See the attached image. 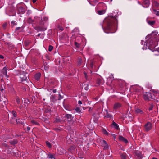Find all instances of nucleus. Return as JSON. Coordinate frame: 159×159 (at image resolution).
Masks as SVG:
<instances>
[{
    "label": "nucleus",
    "mask_w": 159,
    "mask_h": 159,
    "mask_svg": "<svg viewBox=\"0 0 159 159\" xmlns=\"http://www.w3.org/2000/svg\"><path fill=\"white\" fill-rule=\"evenodd\" d=\"M46 57L48 59V56H46Z\"/></svg>",
    "instance_id": "63"
},
{
    "label": "nucleus",
    "mask_w": 159,
    "mask_h": 159,
    "mask_svg": "<svg viewBox=\"0 0 159 159\" xmlns=\"http://www.w3.org/2000/svg\"><path fill=\"white\" fill-rule=\"evenodd\" d=\"M75 44L76 47H77L78 48H80V43H78L76 42H75Z\"/></svg>",
    "instance_id": "34"
},
{
    "label": "nucleus",
    "mask_w": 159,
    "mask_h": 159,
    "mask_svg": "<svg viewBox=\"0 0 159 159\" xmlns=\"http://www.w3.org/2000/svg\"><path fill=\"white\" fill-rule=\"evenodd\" d=\"M11 114L13 116V117H12V119L13 120H15L16 121V122L17 123H18V121L16 119H15V118L16 116V112L14 111H12L11 112Z\"/></svg>",
    "instance_id": "11"
},
{
    "label": "nucleus",
    "mask_w": 159,
    "mask_h": 159,
    "mask_svg": "<svg viewBox=\"0 0 159 159\" xmlns=\"http://www.w3.org/2000/svg\"><path fill=\"white\" fill-rule=\"evenodd\" d=\"M119 138L120 141L123 142L125 143H128V140L122 136H120Z\"/></svg>",
    "instance_id": "14"
},
{
    "label": "nucleus",
    "mask_w": 159,
    "mask_h": 159,
    "mask_svg": "<svg viewBox=\"0 0 159 159\" xmlns=\"http://www.w3.org/2000/svg\"><path fill=\"white\" fill-rule=\"evenodd\" d=\"M1 101L0 102V109L3 108V107H4V105H3L2 103V104H1Z\"/></svg>",
    "instance_id": "42"
},
{
    "label": "nucleus",
    "mask_w": 159,
    "mask_h": 159,
    "mask_svg": "<svg viewBox=\"0 0 159 159\" xmlns=\"http://www.w3.org/2000/svg\"><path fill=\"white\" fill-rule=\"evenodd\" d=\"M146 21L147 22V23H148V24L150 25V26H152L153 25H154V24L155 23V21H150L148 20V18H147L146 19Z\"/></svg>",
    "instance_id": "16"
},
{
    "label": "nucleus",
    "mask_w": 159,
    "mask_h": 159,
    "mask_svg": "<svg viewBox=\"0 0 159 159\" xmlns=\"http://www.w3.org/2000/svg\"><path fill=\"white\" fill-rule=\"evenodd\" d=\"M153 11L155 12V14L157 16H159V11H156L155 10H154Z\"/></svg>",
    "instance_id": "40"
},
{
    "label": "nucleus",
    "mask_w": 159,
    "mask_h": 159,
    "mask_svg": "<svg viewBox=\"0 0 159 159\" xmlns=\"http://www.w3.org/2000/svg\"><path fill=\"white\" fill-rule=\"evenodd\" d=\"M100 25H101L102 27V28L103 29V30H104V28H103V26H102V23H101L100 24Z\"/></svg>",
    "instance_id": "54"
},
{
    "label": "nucleus",
    "mask_w": 159,
    "mask_h": 159,
    "mask_svg": "<svg viewBox=\"0 0 159 159\" xmlns=\"http://www.w3.org/2000/svg\"><path fill=\"white\" fill-rule=\"evenodd\" d=\"M63 98L62 97H61V98H58V100H60L62 98Z\"/></svg>",
    "instance_id": "55"
},
{
    "label": "nucleus",
    "mask_w": 159,
    "mask_h": 159,
    "mask_svg": "<svg viewBox=\"0 0 159 159\" xmlns=\"http://www.w3.org/2000/svg\"><path fill=\"white\" fill-rule=\"evenodd\" d=\"M103 146L104 147V148L105 149H107L109 148L107 144Z\"/></svg>",
    "instance_id": "41"
},
{
    "label": "nucleus",
    "mask_w": 159,
    "mask_h": 159,
    "mask_svg": "<svg viewBox=\"0 0 159 159\" xmlns=\"http://www.w3.org/2000/svg\"><path fill=\"white\" fill-rule=\"evenodd\" d=\"M27 129L28 131H29L30 129V128L28 126L27 128Z\"/></svg>",
    "instance_id": "49"
},
{
    "label": "nucleus",
    "mask_w": 159,
    "mask_h": 159,
    "mask_svg": "<svg viewBox=\"0 0 159 159\" xmlns=\"http://www.w3.org/2000/svg\"><path fill=\"white\" fill-rule=\"evenodd\" d=\"M112 125L117 130L119 129V127L118 125L114 121H113Z\"/></svg>",
    "instance_id": "21"
},
{
    "label": "nucleus",
    "mask_w": 159,
    "mask_h": 159,
    "mask_svg": "<svg viewBox=\"0 0 159 159\" xmlns=\"http://www.w3.org/2000/svg\"><path fill=\"white\" fill-rule=\"evenodd\" d=\"M151 34L148 35L146 36V39H148L146 40V42H144V46L143 48V49H146L147 47H150L152 45L153 43L152 42H149V43H148L151 40Z\"/></svg>",
    "instance_id": "3"
},
{
    "label": "nucleus",
    "mask_w": 159,
    "mask_h": 159,
    "mask_svg": "<svg viewBox=\"0 0 159 159\" xmlns=\"http://www.w3.org/2000/svg\"><path fill=\"white\" fill-rule=\"evenodd\" d=\"M121 106V105L120 103L119 102H116L114 105L113 108L115 110H116L120 108Z\"/></svg>",
    "instance_id": "10"
},
{
    "label": "nucleus",
    "mask_w": 159,
    "mask_h": 159,
    "mask_svg": "<svg viewBox=\"0 0 159 159\" xmlns=\"http://www.w3.org/2000/svg\"><path fill=\"white\" fill-rule=\"evenodd\" d=\"M0 58L3 59L4 58V57L3 55H0Z\"/></svg>",
    "instance_id": "48"
},
{
    "label": "nucleus",
    "mask_w": 159,
    "mask_h": 159,
    "mask_svg": "<svg viewBox=\"0 0 159 159\" xmlns=\"http://www.w3.org/2000/svg\"><path fill=\"white\" fill-rule=\"evenodd\" d=\"M48 68V66L47 64H46V65H44L43 66V68L45 70H47Z\"/></svg>",
    "instance_id": "30"
},
{
    "label": "nucleus",
    "mask_w": 159,
    "mask_h": 159,
    "mask_svg": "<svg viewBox=\"0 0 159 159\" xmlns=\"http://www.w3.org/2000/svg\"><path fill=\"white\" fill-rule=\"evenodd\" d=\"M102 145L103 146L107 144V142L104 140H102Z\"/></svg>",
    "instance_id": "38"
},
{
    "label": "nucleus",
    "mask_w": 159,
    "mask_h": 159,
    "mask_svg": "<svg viewBox=\"0 0 159 159\" xmlns=\"http://www.w3.org/2000/svg\"><path fill=\"white\" fill-rule=\"evenodd\" d=\"M98 0H88V1L89 2L90 4H91V2H93L96 3L97 2Z\"/></svg>",
    "instance_id": "32"
},
{
    "label": "nucleus",
    "mask_w": 159,
    "mask_h": 159,
    "mask_svg": "<svg viewBox=\"0 0 159 159\" xmlns=\"http://www.w3.org/2000/svg\"><path fill=\"white\" fill-rule=\"evenodd\" d=\"M152 124L150 122H148L145 125V128L146 131H148L150 130L152 127Z\"/></svg>",
    "instance_id": "5"
},
{
    "label": "nucleus",
    "mask_w": 159,
    "mask_h": 159,
    "mask_svg": "<svg viewBox=\"0 0 159 159\" xmlns=\"http://www.w3.org/2000/svg\"><path fill=\"white\" fill-rule=\"evenodd\" d=\"M31 123L33 125H39V124L37 121L34 120H32L31 121Z\"/></svg>",
    "instance_id": "25"
},
{
    "label": "nucleus",
    "mask_w": 159,
    "mask_h": 159,
    "mask_svg": "<svg viewBox=\"0 0 159 159\" xmlns=\"http://www.w3.org/2000/svg\"><path fill=\"white\" fill-rule=\"evenodd\" d=\"M135 112L137 114L142 115L144 114V112L143 110L139 109H137L135 110Z\"/></svg>",
    "instance_id": "15"
},
{
    "label": "nucleus",
    "mask_w": 159,
    "mask_h": 159,
    "mask_svg": "<svg viewBox=\"0 0 159 159\" xmlns=\"http://www.w3.org/2000/svg\"><path fill=\"white\" fill-rule=\"evenodd\" d=\"M141 44L142 45H143V42H142V41H141Z\"/></svg>",
    "instance_id": "62"
},
{
    "label": "nucleus",
    "mask_w": 159,
    "mask_h": 159,
    "mask_svg": "<svg viewBox=\"0 0 159 159\" xmlns=\"http://www.w3.org/2000/svg\"><path fill=\"white\" fill-rule=\"evenodd\" d=\"M51 98H54V97H53V96H51Z\"/></svg>",
    "instance_id": "61"
},
{
    "label": "nucleus",
    "mask_w": 159,
    "mask_h": 159,
    "mask_svg": "<svg viewBox=\"0 0 159 159\" xmlns=\"http://www.w3.org/2000/svg\"><path fill=\"white\" fill-rule=\"evenodd\" d=\"M152 159H157L155 157H153Z\"/></svg>",
    "instance_id": "59"
},
{
    "label": "nucleus",
    "mask_w": 159,
    "mask_h": 159,
    "mask_svg": "<svg viewBox=\"0 0 159 159\" xmlns=\"http://www.w3.org/2000/svg\"><path fill=\"white\" fill-rule=\"evenodd\" d=\"M8 142H9V143L12 145H14L17 143V141L16 139H13V140L10 141L9 140Z\"/></svg>",
    "instance_id": "20"
},
{
    "label": "nucleus",
    "mask_w": 159,
    "mask_h": 159,
    "mask_svg": "<svg viewBox=\"0 0 159 159\" xmlns=\"http://www.w3.org/2000/svg\"><path fill=\"white\" fill-rule=\"evenodd\" d=\"M105 111H106V116L105 117L110 119H112V116L111 114L108 113L107 110H105Z\"/></svg>",
    "instance_id": "18"
},
{
    "label": "nucleus",
    "mask_w": 159,
    "mask_h": 159,
    "mask_svg": "<svg viewBox=\"0 0 159 159\" xmlns=\"http://www.w3.org/2000/svg\"><path fill=\"white\" fill-rule=\"evenodd\" d=\"M11 24L12 26L17 25V22L15 21H12L11 22Z\"/></svg>",
    "instance_id": "31"
},
{
    "label": "nucleus",
    "mask_w": 159,
    "mask_h": 159,
    "mask_svg": "<svg viewBox=\"0 0 159 159\" xmlns=\"http://www.w3.org/2000/svg\"><path fill=\"white\" fill-rule=\"evenodd\" d=\"M53 47L51 45H49V48H48V50L49 51L51 52V51L53 49Z\"/></svg>",
    "instance_id": "36"
},
{
    "label": "nucleus",
    "mask_w": 159,
    "mask_h": 159,
    "mask_svg": "<svg viewBox=\"0 0 159 159\" xmlns=\"http://www.w3.org/2000/svg\"><path fill=\"white\" fill-rule=\"evenodd\" d=\"M75 111L76 112H77L78 114H80L81 113V110L80 108L79 107H77L75 109Z\"/></svg>",
    "instance_id": "24"
},
{
    "label": "nucleus",
    "mask_w": 159,
    "mask_h": 159,
    "mask_svg": "<svg viewBox=\"0 0 159 159\" xmlns=\"http://www.w3.org/2000/svg\"><path fill=\"white\" fill-rule=\"evenodd\" d=\"M143 6L144 7L147 8L148 7L149 5V2L148 0H144L143 1Z\"/></svg>",
    "instance_id": "12"
},
{
    "label": "nucleus",
    "mask_w": 159,
    "mask_h": 159,
    "mask_svg": "<svg viewBox=\"0 0 159 159\" xmlns=\"http://www.w3.org/2000/svg\"><path fill=\"white\" fill-rule=\"evenodd\" d=\"M102 80L100 79H98L96 80V83L98 85H100L102 84Z\"/></svg>",
    "instance_id": "26"
},
{
    "label": "nucleus",
    "mask_w": 159,
    "mask_h": 159,
    "mask_svg": "<svg viewBox=\"0 0 159 159\" xmlns=\"http://www.w3.org/2000/svg\"><path fill=\"white\" fill-rule=\"evenodd\" d=\"M57 27L61 31H63V27L60 25H58L57 26Z\"/></svg>",
    "instance_id": "39"
},
{
    "label": "nucleus",
    "mask_w": 159,
    "mask_h": 159,
    "mask_svg": "<svg viewBox=\"0 0 159 159\" xmlns=\"http://www.w3.org/2000/svg\"><path fill=\"white\" fill-rule=\"evenodd\" d=\"M5 92V90L3 89H0V102L2 101V100H3V102L4 103V104L6 105L7 103L6 98L5 97H4V99L1 98V95H2L3 96V94Z\"/></svg>",
    "instance_id": "4"
},
{
    "label": "nucleus",
    "mask_w": 159,
    "mask_h": 159,
    "mask_svg": "<svg viewBox=\"0 0 159 159\" xmlns=\"http://www.w3.org/2000/svg\"><path fill=\"white\" fill-rule=\"evenodd\" d=\"M65 116L67 119V121L68 122H70L73 119V116H72L71 114H66Z\"/></svg>",
    "instance_id": "9"
},
{
    "label": "nucleus",
    "mask_w": 159,
    "mask_h": 159,
    "mask_svg": "<svg viewBox=\"0 0 159 159\" xmlns=\"http://www.w3.org/2000/svg\"><path fill=\"white\" fill-rule=\"evenodd\" d=\"M20 28V27L17 28H16V30H18Z\"/></svg>",
    "instance_id": "58"
},
{
    "label": "nucleus",
    "mask_w": 159,
    "mask_h": 159,
    "mask_svg": "<svg viewBox=\"0 0 159 159\" xmlns=\"http://www.w3.org/2000/svg\"><path fill=\"white\" fill-rule=\"evenodd\" d=\"M129 120L130 121H131V120H133V117L132 116H131L130 118V119H129Z\"/></svg>",
    "instance_id": "50"
},
{
    "label": "nucleus",
    "mask_w": 159,
    "mask_h": 159,
    "mask_svg": "<svg viewBox=\"0 0 159 159\" xmlns=\"http://www.w3.org/2000/svg\"><path fill=\"white\" fill-rule=\"evenodd\" d=\"M27 74H25V73H23L22 74L20 75V77L21 80L22 81H25L27 79Z\"/></svg>",
    "instance_id": "8"
},
{
    "label": "nucleus",
    "mask_w": 159,
    "mask_h": 159,
    "mask_svg": "<svg viewBox=\"0 0 159 159\" xmlns=\"http://www.w3.org/2000/svg\"><path fill=\"white\" fill-rule=\"evenodd\" d=\"M157 97L158 95L156 92H153V93L147 92L143 94V98L146 100H149L151 99L155 100Z\"/></svg>",
    "instance_id": "2"
},
{
    "label": "nucleus",
    "mask_w": 159,
    "mask_h": 159,
    "mask_svg": "<svg viewBox=\"0 0 159 159\" xmlns=\"http://www.w3.org/2000/svg\"><path fill=\"white\" fill-rule=\"evenodd\" d=\"M78 103L79 104L81 105L82 104V102L81 101L79 100L78 101Z\"/></svg>",
    "instance_id": "47"
},
{
    "label": "nucleus",
    "mask_w": 159,
    "mask_h": 159,
    "mask_svg": "<svg viewBox=\"0 0 159 159\" xmlns=\"http://www.w3.org/2000/svg\"><path fill=\"white\" fill-rule=\"evenodd\" d=\"M75 147L73 146H71L69 149V151H71L72 150H74L75 149Z\"/></svg>",
    "instance_id": "37"
},
{
    "label": "nucleus",
    "mask_w": 159,
    "mask_h": 159,
    "mask_svg": "<svg viewBox=\"0 0 159 159\" xmlns=\"http://www.w3.org/2000/svg\"><path fill=\"white\" fill-rule=\"evenodd\" d=\"M36 1V0H33V2L34 3H35Z\"/></svg>",
    "instance_id": "53"
},
{
    "label": "nucleus",
    "mask_w": 159,
    "mask_h": 159,
    "mask_svg": "<svg viewBox=\"0 0 159 159\" xmlns=\"http://www.w3.org/2000/svg\"><path fill=\"white\" fill-rule=\"evenodd\" d=\"M6 25H3V27H4V28H5V27H6Z\"/></svg>",
    "instance_id": "60"
},
{
    "label": "nucleus",
    "mask_w": 159,
    "mask_h": 159,
    "mask_svg": "<svg viewBox=\"0 0 159 159\" xmlns=\"http://www.w3.org/2000/svg\"><path fill=\"white\" fill-rule=\"evenodd\" d=\"M40 77L41 74L40 73H38L36 74L34 76L35 79L37 80H38L39 79Z\"/></svg>",
    "instance_id": "22"
},
{
    "label": "nucleus",
    "mask_w": 159,
    "mask_h": 159,
    "mask_svg": "<svg viewBox=\"0 0 159 159\" xmlns=\"http://www.w3.org/2000/svg\"><path fill=\"white\" fill-rule=\"evenodd\" d=\"M116 11V12H114L113 13L111 14L108 17L106 18L104 20V23H106L107 25L106 29L110 30L115 28L116 25L117 23V20L116 19L117 16L115 14L116 13L118 15L121 14V12Z\"/></svg>",
    "instance_id": "1"
},
{
    "label": "nucleus",
    "mask_w": 159,
    "mask_h": 159,
    "mask_svg": "<svg viewBox=\"0 0 159 159\" xmlns=\"http://www.w3.org/2000/svg\"><path fill=\"white\" fill-rule=\"evenodd\" d=\"M92 109L91 107H89V111H92Z\"/></svg>",
    "instance_id": "52"
},
{
    "label": "nucleus",
    "mask_w": 159,
    "mask_h": 159,
    "mask_svg": "<svg viewBox=\"0 0 159 159\" xmlns=\"http://www.w3.org/2000/svg\"><path fill=\"white\" fill-rule=\"evenodd\" d=\"M155 51V52H159V49L157 50V51H156H156Z\"/></svg>",
    "instance_id": "56"
},
{
    "label": "nucleus",
    "mask_w": 159,
    "mask_h": 159,
    "mask_svg": "<svg viewBox=\"0 0 159 159\" xmlns=\"http://www.w3.org/2000/svg\"><path fill=\"white\" fill-rule=\"evenodd\" d=\"M7 66H5L2 69V72L4 75H5L6 77L7 78L9 77V75H7Z\"/></svg>",
    "instance_id": "7"
},
{
    "label": "nucleus",
    "mask_w": 159,
    "mask_h": 159,
    "mask_svg": "<svg viewBox=\"0 0 159 159\" xmlns=\"http://www.w3.org/2000/svg\"><path fill=\"white\" fill-rule=\"evenodd\" d=\"M120 157L121 159H126V154L125 153L121 154L120 155Z\"/></svg>",
    "instance_id": "27"
},
{
    "label": "nucleus",
    "mask_w": 159,
    "mask_h": 159,
    "mask_svg": "<svg viewBox=\"0 0 159 159\" xmlns=\"http://www.w3.org/2000/svg\"><path fill=\"white\" fill-rule=\"evenodd\" d=\"M34 20L31 17H29L27 19V22L29 24H33Z\"/></svg>",
    "instance_id": "23"
},
{
    "label": "nucleus",
    "mask_w": 159,
    "mask_h": 159,
    "mask_svg": "<svg viewBox=\"0 0 159 159\" xmlns=\"http://www.w3.org/2000/svg\"><path fill=\"white\" fill-rule=\"evenodd\" d=\"M153 105H151L149 108V110H152L153 109Z\"/></svg>",
    "instance_id": "44"
},
{
    "label": "nucleus",
    "mask_w": 159,
    "mask_h": 159,
    "mask_svg": "<svg viewBox=\"0 0 159 159\" xmlns=\"http://www.w3.org/2000/svg\"><path fill=\"white\" fill-rule=\"evenodd\" d=\"M90 66L91 67V68H93V62H91L90 64Z\"/></svg>",
    "instance_id": "46"
},
{
    "label": "nucleus",
    "mask_w": 159,
    "mask_h": 159,
    "mask_svg": "<svg viewBox=\"0 0 159 159\" xmlns=\"http://www.w3.org/2000/svg\"><path fill=\"white\" fill-rule=\"evenodd\" d=\"M111 134L113 135V136H115V135L113 134Z\"/></svg>",
    "instance_id": "64"
},
{
    "label": "nucleus",
    "mask_w": 159,
    "mask_h": 159,
    "mask_svg": "<svg viewBox=\"0 0 159 159\" xmlns=\"http://www.w3.org/2000/svg\"><path fill=\"white\" fill-rule=\"evenodd\" d=\"M84 74H85V77L86 79H87V74L85 73H84Z\"/></svg>",
    "instance_id": "51"
},
{
    "label": "nucleus",
    "mask_w": 159,
    "mask_h": 159,
    "mask_svg": "<svg viewBox=\"0 0 159 159\" xmlns=\"http://www.w3.org/2000/svg\"><path fill=\"white\" fill-rule=\"evenodd\" d=\"M16 100V102L17 104H19L21 102L19 97H17Z\"/></svg>",
    "instance_id": "33"
},
{
    "label": "nucleus",
    "mask_w": 159,
    "mask_h": 159,
    "mask_svg": "<svg viewBox=\"0 0 159 159\" xmlns=\"http://www.w3.org/2000/svg\"><path fill=\"white\" fill-rule=\"evenodd\" d=\"M102 131L104 134L107 135H109V133L105 129H103L102 130Z\"/></svg>",
    "instance_id": "28"
},
{
    "label": "nucleus",
    "mask_w": 159,
    "mask_h": 159,
    "mask_svg": "<svg viewBox=\"0 0 159 159\" xmlns=\"http://www.w3.org/2000/svg\"><path fill=\"white\" fill-rule=\"evenodd\" d=\"M4 143H3V144L4 145V146H7V144L8 143V142H7L6 143H5V142H6L7 141H6V139H5L4 140Z\"/></svg>",
    "instance_id": "43"
},
{
    "label": "nucleus",
    "mask_w": 159,
    "mask_h": 159,
    "mask_svg": "<svg viewBox=\"0 0 159 159\" xmlns=\"http://www.w3.org/2000/svg\"><path fill=\"white\" fill-rule=\"evenodd\" d=\"M82 59L81 58H79L78 60V66H80L82 63Z\"/></svg>",
    "instance_id": "29"
},
{
    "label": "nucleus",
    "mask_w": 159,
    "mask_h": 159,
    "mask_svg": "<svg viewBox=\"0 0 159 159\" xmlns=\"http://www.w3.org/2000/svg\"><path fill=\"white\" fill-rule=\"evenodd\" d=\"M48 21V18L47 17H43V18L41 19V21L40 22V24L41 25H44V22H43V21H45V22Z\"/></svg>",
    "instance_id": "17"
},
{
    "label": "nucleus",
    "mask_w": 159,
    "mask_h": 159,
    "mask_svg": "<svg viewBox=\"0 0 159 159\" xmlns=\"http://www.w3.org/2000/svg\"><path fill=\"white\" fill-rule=\"evenodd\" d=\"M89 87H88V86L87 85L86 87H85L84 88V89L86 90H88L89 89Z\"/></svg>",
    "instance_id": "45"
},
{
    "label": "nucleus",
    "mask_w": 159,
    "mask_h": 159,
    "mask_svg": "<svg viewBox=\"0 0 159 159\" xmlns=\"http://www.w3.org/2000/svg\"><path fill=\"white\" fill-rule=\"evenodd\" d=\"M55 155L54 154L49 153L47 154V158L49 159H55Z\"/></svg>",
    "instance_id": "13"
},
{
    "label": "nucleus",
    "mask_w": 159,
    "mask_h": 159,
    "mask_svg": "<svg viewBox=\"0 0 159 159\" xmlns=\"http://www.w3.org/2000/svg\"><path fill=\"white\" fill-rule=\"evenodd\" d=\"M46 145L49 148H51V144L48 141H46Z\"/></svg>",
    "instance_id": "35"
},
{
    "label": "nucleus",
    "mask_w": 159,
    "mask_h": 159,
    "mask_svg": "<svg viewBox=\"0 0 159 159\" xmlns=\"http://www.w3.org/2000/svg\"><path fill=\"white\" fill-rule=\"evenodd\" d=\"M53 92L54 93H55V92H56V90H53Z\"/></svg>",
    "instance_id": "57"
},
{
    "label": "nucleus",
    "mask_w": 159,
    "mask_h": 159,
    "mask_svg": "<svg viewBox=\"0 0 159 159\" xmlns=\"http://www.w3.org/2000/svg\"><path fill=\"white\" fill-rule=\"evenodd\" d=\"M106 11L105 10H98L97 11V13L99 15H101L105 14Z\"/></svg>",
    "instance_id": "19"
},
{
    "label": "nucleus",
    "mask_w": 159,
    "mask_h": 159,
    "mask_svg": "<svg viewBox=\"0 0 159 159\" xmlns=\"http://www.w3.org/2000/svg\"><path fill=\"white\" fill-rule=\"evenodd\" d=\"M17 9L20 13H23L25 12V10L22 6H19L18 5L17 7Z\"/></svg>",
    "instance_id": "6"
}]
</instances>
